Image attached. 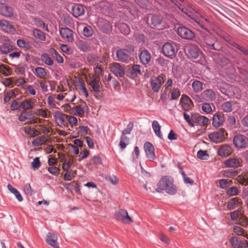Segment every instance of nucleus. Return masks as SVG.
Here are the masks:
<instances>
[{
	"label": "nucleus",
	"mask_w": 248,
	"mask_h": 248,
	"mask_svg": "<svg viewBox=\"0 0 248 248\" xmlns=\"http://www.w3.org/2000/svg\"><path fill=\"white\" fill-rule=\"evenodd\" d=\"M173 179L171 177H163L157 184L159 189L165 190L170 195H174L177 192L176 186L173 184Z\"/></svg>",
	"instance_id": "1"
},
{
	"label": "nucleus",
	"mask_w": 248,
	"mask_h": 248,
	"mask_svg": "<svg viewBox=\"0 0 248 248\" xmlns=\"http://www.w3.org/2000/svg\"><path fill=\"white\" fill-rule=\"evenodd\" d=\"M134 47L132 46H129V51L128 52L126 49H120L116 51L117 60L118 61L123 62H128L130 60L129 53L133 52Z\"/></svg>",
	"instance_id": "2"
},
{
	"label": "nucleus",
	"mask_w": 248,
	"mask_h": 248,
	"mask_svg": "<svg viewBox=\"0 0 248 248\" xmlns=\"http://www.w3.org/2000/svg\"><path fill=\"white\" fill-rule=\"evenodd\" d=\"M164 82V78L161 75L152 77L150 79V85L152 90L154 92H158Z\"/></svg>",
	"instance_id": "3"
},
{
	"label": "nucleus",
	"mask_w": 248,
	"mask_h": 248,
	"mask_svg": "<svg viewBox=\"0 0 248 248\" xmlns=\"http://www.w3.org/2000/svg\"><path fill=\"white\" fill-rule=\"evenodd\" d=\"M115 217L117 220L126 224H130L132 222V219L128 216L127 211L124 209H121L117 211L115 214Z\"/></svg>",
	"instance_id": "4"
},
{
	"label": "nucleus",
	"mask_w": 248,
	"mask_h": 248,
	"mask_svg": "<svg viewBox=\"0 0 248 248\" xmlns=\"http://www.w3.org/2000/svg\"><path fill=\"white\" fill-rule=\"evenodd\" d=\"M186 53L188 58L196 59L199 56L200 49L198 47L195 45H189L186 48Z\"/></svg>",
	"instance_id": "5"
},
{
	"label": "nucleus",
	"mask_w": 248,
	"mask_h": 248,
	"mask_svg": "<svg viewBox=\"0 0 248 248\" xmlns=\"http://www.w3.org/2000/svg\"><path fill=\"white\" fill-rule=\"evenodd\" d=\"M225 130L223 128L219 129L217 131L209 134L208 137L210 140L216 143L220 142L223 141Z\"/></svg>",
	"instance_id": "6"
},
{
	"label": "nucleus",
	"mask_w": 248,
	"mask_h": 248,
	"mask_svg": "<svg viewBox=\"0 0 248 248\" xmlns=\"http://www.w3.org/2000/svg\"><path fill=\"white\" fill-rule=\"evenodd\" d=\"M179 36L185 39L190 40L194 37V33L189 29L185 27H179L177 29Z\"/></svg>",
	"instance_id": "7"
},
{
	"label": "nucleus",
	"mask_w": 248,
	"mask_h": 248,
	"mask_svg": "<svg viewBox=\"0 0 248 248\" xmlns=\"http://www.w3.org/2000/svg\"><path fill=\"white\" fill-rule=\"evenodd\" d=\"M110 71L117 77H123L125 74L124 70L121 64L114 62L109 65Z\"/></svg>",
	"instance_id": "8"
},
{
	"label": "nucleus",
	"mask_w": 248,
	"mask_h": 248,
	"mask_svg": "<svg viewBox=\"0 0 248 248\" xmlns=\"http://www.w3.org/2000/svg\"><path fill=\"white\" fill-rule=\"evenodd\" d=\"M144 149L146 153L147 158L151 161L155 159V148L153 144L149 142H146L144 145Z\"/></svg>",
	"instance_id": "9"
},
{
	"label": "nucleus",
	"mask_w": 248,
	"mask_h": 248,
	"mask_svg": "<svg viewBox=\"0 0 248 248\" xmlns=\"http://www.w3.org/2000/svg\"><path fill=\"white\" fill-rule=\"evenodd\" d=\"M225 121L224 115L222 113H217L213 115L212 118V125L217 128L222 126Z\"/></svg>",
	"instance_id": "10"
},
{
	"label": "nucleus",
	"mask_w": 248,
	"mask_h": 248,
	"mask_svg": "<svg viewBox=\"0 0 248 248\" xmlns=\"http://www.w3.org/2000/svg\"><path fill=\"white\" fill-rule=\"evenodd\" d=\"M233 143L234 145L238 148H246V137L243 135H237L233 138Z\"/></svg>",
	"instance_id": "11"
},
{
	"label": "nucleus",
	"mask_w": 248,
	"mask_h": 248,
	"mask_svg": "<svg viewBox=\"0 0 248 248\" xmlns=\"http://www.w3.org/2000/svg\"><path fill=\"white\" fill-rule=\"evenodd\" d=\"M60 33L62 38L69 42L74 41L73 31L68 28H61L60 29Z\"/></svg>",
	"instance_id": "12"
},
{
	"label": "nucleus",
	"mask_w": 248,
	"mask_h": 248,
	"mask_svg": "<svg viewBox=\"0 0 248 248\" xmlns=\"http://www.w3.org/2000/svg\"><path fill=\"white\" fill-rule=\"evenodd\" d=\"M0 27L3 31L7 33H13L16 31L13 25L6 20H0Z\"/></svg>",
	"instance_id": "13"
},
{
	"label": "nucleus",
	"mask_w": 248,
	"mask_h": 248,
	"mask_svg": "<svg viewBox=\"0 0 248 248\" xmlns=\"http://www.w3.org/2000/svg\"><path fill=\"white\" fill-rule=\"evenodd\" d=\"M162 51L164 55L169 58H170L175 54L174 46L170 43H167L163 45Z\"/></svg>",
	"instance_id": "14"
},
{
	"label": "nucleus",
	"mask_w": 248,
	"mask_h": 248,
	"mask_svg": "<svg viewBox=\"0 0 248 248\" xmlns=\"http://www.w3.org/2000/svg\"><path fill=\"white\" fill-rule=\"evenodd\" d=\"M232 152L231 146L227 144L221 145L218 149L217 154L221 157H227L230 155Z\"/></svg>",
	"instance_id": "15"
},
{
	"label": "nucleus",
	"mask_w": 248,
	"mask_h": 248,
	"mask_svg": "<svg viewBox=\"0 0 248 248\" xmlns=\"http://www.w3.org/2000/svg\"><path fill=\"white\" fill-rule=\"evenodd\" d=\"M143 68L142 66L138 64H133L129 70V77L132 78H137L138 75L142 74V71Z\"/></svg>",
	"instance_id": "16"
},
{
	"label": "nucleus",
	"mask_w": 248,
	"mask_h": 248,
	"mask_svg": "<svg viewBox=\"0 0 248 248\" xmlns=\"http://www.w3.org/2000/svg\"><path fill=\"white\" fill-rule=\"evenodd\" d=\"M139 58L141 63L146 65L150 62L151 56L150 52L147 50L144 49L140 51L139 55Z\"/></svg>",
	"instance_id": "17"
},
{
	"label": "nucleus",
	"mask_w": 248,
	"mask_h": 248,
	"mask_svg": "<svg viewBox=\"0 0 248 248\" xmlns=\"http://www.w3.org/2000/svg\"><path fill=\"white\" fill-rule=\"evenodd\" d=\"M194 124L196 123L202 126H206L209 123V120L205 116L202 115H193Z\"/></svg>",
	"instance_id": "18"
},
{
	"label": "nucleus",
	"mask_w": 248,
	"mask_h": 248,
	"mask_svg": "<svg viewBox=\"0 0 248 248\" xmlns=\"http://www.w3.org/2000/svg\"><path fill=\"white\" fill-rule=\"evenodd\" d=\"M87 83L91 86L94 92L98 93L100 91L99 80L96 77L93 76L90 77L89 79L87 80Z\"/></svg>",
	"instance_id": "19"
},
{
	"label": "nucleus",
	"mask_w": 248,
	"mask_h": 248,
	"mask_svg": "<svg viewBox=\"0 0 248 248\" xmlns=\"http://www.w3.org/2000/svg\"><path fill=\"white\" fill-rule=\"evenodd\" d=\"M57 236L50 232H48L46 236L47 243L54 248H59V245L57 242Z\"/></svg>",
	"instance_id": "20"
},
{
	"label": "nucleus",
	"mask_w": 248,
	"mask_h": 248,
	"mask_svg": "<svg viewBox=\"0 0 248 248\" xmlns=\"http://www.w3.org/2000/svg\"><path fill=\"white\" fill-rule=\"evenodd\" d=\"M192 101L190 98L186 95H182L181 99V104L182 108L185 111H189L190 110V105L192 104Z\"/></svg>",
	"instance_id": "21"
},
{
	"label": "nucleus",
	"mask_w": 248,
	"mask_h": 248,
	"mask_svg": "<svg viewBox=\"0 0 248 248\" xmlns=\"http://www.w3.org/2000/svg\"><path fill=\"white\" fill-rule=\"evenodd\" d=\"M242 159L237 158H231L224 162V165L227 167L235 168L240 166Z\"/></svg>",
	"instance_id": "22"
},
{
	"label": "nucleus",
	"mask_w": 248,
	"mask_h": 248,
	"mask_svg": "<svg viewBox=\"0 0 248 248\" xmlns=\"http://www.w3.org/2000/svg\"><path fill=\"white\" fill-rule=\"evenodd\" d=\"M14 9L12 7L8 6H0V14L7 17H11L14 16Z\"/></svg>",
	"instance_id": "23"
},
{
	"label": "nucleus",
	"mask_w": 248,
	"mask_h": 248,
	"mask_svg": "<svg viewBox=\"0 0 248 248\" xmlns=\"http://www.w3.org/2000/svg\"><path fill=\"white\" fill-rule=\"evenodd\" d=\"M72 10L73 15L76 17L82 16L85 13L83 6L78 4L73 5Z\"/></svg>",
	"instance_id": "24"
},
{
	"label": "nucleus",
	"mask_w": 248,
	"mask_h": 248,
	"mask_svg": "<svg viewBox=\"0 0 248 248\" xmlns=\"http://www.w3.org/2000/svg\"><path fill=\"white\" fill-rule=\"evenodd\" d=\"M12 46L9 39H5L2 45L0 46V51L2 54H7L12 50Z\"/></svg>",
	"instance_id": "25"
},
{
	"label": "nucleus",
	"mask_w": 248,
	"mask_h": 248,
	"mask_svg": "<svg viewBox=\"0 0 248 248\" xmlns=\"http://www.w3.org/2000/svg\"><path fill=\"white\" fill-rule=\"evenodd\" d=\"M202 98L205 101L213 100L215 98V93L212 90H206L202 93Z\"/></svg>",
	"instance_id": "26"
},
{
	"label": "nucleus",
	"mask_w": 248,
	"mask_h": 248,
	"mask_svg": "<svg viewBox=\"0 0 248 248\" xmlns=\"http://www.w3.org/2000/svg\"><path fill=\"white\" fill-rule=\"evenodd\" d=\"M77 47L83 52H86L90 49L89 44L83 40H79L77 43Z\"/></svg>",
	"instance_id": "27"
},
{
	"label": "nucleus",
	"mask_w": 248,
	"mask_h": 248,
	"mask_svg": "<svg viewBox=\"0 0 248 248\" xmlns=\"http://www.w3.org/2000/svg\"><path fill=\"white\" fill-rule=\"evenodd\" d=\"M152 128L155 134L160 139H163V136L161 132V126L157 121L154 120L152 123Z\"/></svg>",
	"instance_id": "28"
},
{
	"label": "nucleus",
	"mask_w": 248,
	"mask_h": 248,
	"mask_svg": "<svg viewBox=\"0 0 248 248\" xmlns=\"http://www.w3.org/2000/svg\"><path fill=\"white\" fill-rule=\"evenodd\" d=\"M33 105L31 100H25L22 101L18 106V109L22 108L24 110V111L27 110H30L32 109Z\"/></svg>",
	"instance_id": "29"
},
{
	"label": "nucleus",
	"mask_w": 248,
	"mask_h": 248,
	"mask_svg": "<svg viewBox=\"0 0 248 248\" xmlns=\"http://www.w3.org/2000/svg\"><path fill=\"white\" fill-rule=\"evenodd\" d=\"M7 188L11 192L15 195L16 198L19 202H21L23 201L22 195L16 188L14 187L11 185L8 184L7 185Z\"/></svg>",
	"instance_id": "30"
},
{
	"label": "nucleus",
	"mask_w": 248,
	"mask_h": 248,
	"mask_svg": "<svg viewBox=\"0 0 248 248\" xmlns=\"http://www.w3.org/2000/svg\"><path fill=\"white\" fill-rule=\"evenodd\" d=\"M34 73L37 77L43 79L45 78L47 75V73L45 69L41 67H37L35 68Z\"/></svg>",
	"instance_id": "31"
},
{
	"label": "nucleus",
	"mask_w": 248,
	"mask_h": 248,
	"mask_svg": "<svg viewBox=\"0 0 248 248\" xmlns=\"http://www.w3.org/2000/svg\"><path fill=\"white\" fill-rule=\"evenodd\" d=\"M49 53L51 54L52 57L55 59L59 63H62L63 62V59L62 56H61L58 52L53 47L49 49Z\"/></svg>",
	"instance_id": "32"
},
{
	"label": "nucleus",
	"mask_w": 248,
	"mask_h": 248,
	"mask_svg": "<svg viewBox=\"0 0 248 248\" xmlns=\"http://www.w3.org/2000/svg\"><path fill=\"white\" fill-rule=\"evenodd\" d=\"M238 198H233L231 199L228 202V204L227 205V208L229 210H232L236 208V207L238 205Z\"/></svg>",
	"instance_id": "33"
},
{
	"label": "nucleus",
	"mask_w": 248,
	"mask_h": 248,
	"mask_svg": "<svg viewBox=\"0 0 248 248\" xmlns=\"http://www.w3.org/2000/svg\"><path fill=\"white\" fill-rule=\"evenodd\" d=\"M192 87L194 92L199 93L203 90V83L199 80H195L192 83Z\"/></svg>",
	"instance_id": "34"
},
{
	"label": "nucleus",
	"mask_w": 248,
	"mask_h": 248,
	"mask_svg": "<svg viewBox=\"0 0 248 248\" xmlns=\"http://www.w3.org/2000/svg\"><path fill=\"white\" fill-rule=\"evenodd\" d=\"M41 60L46 65L51 66L53 64V61L46 53L42 54L41 56Z\"/></svg>",
	"instance_id": "35"
},
{
	"label": "nucleus",
	"mask_w": 248,
	"mask_h": 248,
	"mask_svg": "<svg viewBox=\"0 0 248 248\" xmlns=\"http://www.w3.org/2000/svg\"><path fill=\"white\" fill-rule=\"evenodd\" d=\"M65 115L60 111H56L54 113V117L56 121L60 124H62L64 122Z\"/></svg>",
	"instance_id": "36"
},
{
	"label": "nucleus",
	"mask_w": 248,
	"mask_h": 248,
	"mask_svg": "<svg viewBox=\"0 0 248 248\" xmlns=\"http://www.w3.org/2000/svg\"><path fill=\"white\" fill-rule=\"evenodd\" d=\"M33 34L35 38H38L41 41H45L46 39L45 34L38 29H34L33 31Z\"/></svg>",
	"instance_id": "37"
},
{
	"label": "nucleus",
	"mask_w": 248,
	"mask_h": 248,
	"mask_svg": "<svg viewBox=\"0 0 248 248\" xmlns=\"http://www.w3.org/2000/svg\"><path fill=\"white\" fill-rule=\"evenodd\" d=\"M94 32L93 29L90 26L87 25L83 29V34L85 37H90L93 34Z\"/></svg>",
	"instance_id": "38"
},
{
	"label": "nucleus",
	"mask_w": 248,
	"mask_h": 248,
	"mask_svg": "<svg viewBox=\"0 0 248 248\" xmlns=\"http://www.w3.org/2000/svg\"><path fill=\"white\" fill-rule=\"evenodd\" d=\"M220 108L225 112H231L232 110V105L230 102H225L221 105Z\"/></svg>",
	"instance_id": "39"
},
{
	"label": "nucleus",
	"mask_w": 248,
	"mask_h": 248,
	"mask_svg": "<svg viewBox=\"0 0 248 248\" xmlns=\"http://www.w3.org/2000/svg\"><path fill=\"white\" fill-rule=\"evenodd\" d=\"M160 17L156 15H153L151 17V24L155 27L158 29V26L161 23Z\"/></svg>",
	"instance_id": "40"
},
{
	"label": "nucleus",
	"mask_w": 248,
	"mask_h": 248,
	"mask_svg": "<svg viewBox=\"0 0 248 248\" xmlns=\"http://www.w3.org/2000/svg\"><path fill=\"white\" fill-rule=\"evenodd\" d=\"M118 28L121 33L124 35L128 34L130 31V29L129 26L124 23L120 24Z\"/></svg>",
	"instance_id": "41"
},
{
	"label": "nucleus",
	"mask_w": 248,
	"mask_h": 248,
	"mask_svg": "<svg viewBox=\"0 0 248 248\" xmlns=\"http://www.w3.org/2000/svg\"><path fill=\"white\" fill-rule=\"evenodd\" d=\"M218 184L221 188L225 189L231 185L232 182L231 180L222 179L219 180Z\"/></svg>",
	"instance_id": "42"
},
{
	"label": "nucleus",
	"mask_w": 248,
	"mask_h": 248,
	"mask_svg": "<svg viewBox=\"0 0 248 248\" xmlns=\"http://www.w3.org/2000/svg\"><path fill=\"white\" fill-rule=\"evenodd\" d=\"M34 24L38 27H40L43 29L48 31L47 26L44 23V22L39 18H35L34 19Z\"/></svg>",
	"instance_id": "43"
},
{
	"label": "nucleus",
	"mask_w": 248,
	"mask_h": 248,
	"mask_svg": "<svg viewBox=\"0 0 248 248\" xmlns=\"http://www.w3.org/2000/svg\"><path fill=\"white\" fill-rule=\"evenodd\" d=\"M226 194L229 197L236 196L238 194V189L235 186L229 188L226 191Z\"/></svg>",
	"instance_id": "44"
},
{
	"label": "nucleus",
	"mask_w": 248,
	"mask_h": 248,
	"mask_svg": "<svg viewBox=\"0 0 248 248\" xmlns=\"http://www.w3.org/2000/svg\"><path fill=\"white\" fill-rule=\"evenodd\" d=\"M242 241H239L238 238L235 236L231 237L230 239V243L233 247L239 248L241 247V244Z\"/></svg>",
	"instance_id": "45"
},
{
	"label": "nucleus",
	"mask_w": 248,
	"mask_h": 248,
	"mask_svg": "<svg viewBox=\"0 0 248 248\" xmlns=\"http://www.w3.org/2000/svg\"><path fill=\"white\" fill-rule=\"evenodd\" d=\"M76 171L73 170H68L63 175V179L66 181H71L76 176Z\"/></svg>",
	"instance_id": "46"
},
{
	"label": "nucleus",
	"mask_w": 248,
	"mask_h": 248,
	"mask_svg": "<svg viewBox=\"0 0 248 248\" xmlns=\"http://www.w3.org/2000/svg\"><path fill=\"white\" fill-rule=\"evenodd\" d=\"M46 140V138L44 136L38 137L32 141V144L35 146H38L45 143Z\"/></svg>",
	"instance_id": "47"
},
{
	"label": "nucleus",
	"mask_w": 248,
	"mask_h": 248,
	"mask_svg": "<svg viewBox=\"0 0 248 248\" xmlns=\"http://www.w3.org/2000/svg\"><path fill=\"white\" fill-rule=\"evenodd\" d=\"M183 115L184 119L188 123V125L191 127H194L193 115L190 117L189 114L186 112L183 113Z\"/></svg>",
	"instance_id": "48"
},
{
	"label": "nucleus",
	"mask_w": 248,
	"mask_h": 248,
	"mask_svg": "<svg viewBox=\"0 0 248 248\" xmlns=\"http://www.w3.org/2000/svg\"><path fill=\"white\" fill-rule=\"evenodd\" d=\"M197 157L201 160H206L209 157L207 151L199 150L197 152Z\"/></svg>",
	"instance_id": "49"
},
{
	"label": "nucleus",
	"mask_w": 248,
	"mask_h": 248,
	"mask_svg": "<svg viewBox=\"0 0 248 248\" xmlns=\"http://www.w3.org/2000/svg\"><path fill=\"white\" fill-rule=\"evenodd\" d=\"M223 175L225 177L232 178L237 175L236 171L232 170H227L223 171Z\"/></svg>",
	"instance_id": "50"
},
{
	"label": "nucleus",
	"mask_w": 248,
	"mask_h": 248,
	"mask_svg": "<svg viewBox=\"0 0 248 248\" xmlns=\"http://www.w3.org/2000/svg\"><path fill=\"white\" fill-rule=\"evenodd\" d=\"M197 24L202 29L207 30L206 27L210 24L209 20L207 18H203V21H196Z\"/></svg>",
	"instance_id": "51"
},
{
	"label": "nucleus",
	"mask_w": 248,
	"mask_h": 248,
	"mask_svg": "<svg viewBox=\"0 0 248 248\" xmlns=\"http://www.w3.org/2000/svg\"><path fill=\"white\" fill-rule=\"evenodd\" d=\"M87 61L91 65L95 64L98 62V59L93 54H88L87 57Z\"/></svg>",
	"instance_id": "52"
},
{
	"label": "nucleus",
	"mask_w": 248,
	"mask_h": 248,
	"mask_svg": "<svg viewBox=\"0 0 248 248\" xmlns=\"http://www.w3.org/2000/svg\"><path fill=\"white\" fill-rule=\"evenodd\" d=\"M17 46L21 48L26 49H29L30 48L29 43L23 39H18L17 41Z\"/></svg>",
	"instance_id": "53"
},
{
	"label": "nucleus",
	"mask_w": 248,
	"mask_h": 248,
	"mask_svg": "<svg viewBox=\"0 0 248 248\" xmlns=\"http://www.w3.org/2000/svg\"><path fill=\"white\" fill-rule=\"evenodd\" d=\"M134 37L138 43H143L145 41V36L142 34L136 32L134 34Z\"/></svg>",
	"instance_id": "54"
},
{
	"label": "nucleus",
	"mask_w": 248,
	"mask_h": 248,
	"mask_svg": "<svg viewBox=\"0 0 248 248\" xmlns=\"http://www.w3.org/2000/svg\"><path fill=\"white\" fill-rule=\"evenodd\" d=\"M238 224L242 227H246L248 225V218L245 216H242L239 217Z\"/></svg>",
	"instance_id": "55"
},
{
	"label": "nucleus",
	"mask_w": 248,
	"mask_h": 248,
	"mask_svg": "<svg viewBox=\"0 0 248 248\" xmlns=\"http://www.w3.org/2000/svg\"><path fill=\"white\" fill-rule=\"evenodd\" d=\"M73 112L76 115H81L84 113V109L80 106H77L74 107Z\"/></svg>",
	"instance_id": "56"
},
{
	"label": "nucleus",
	"mask_w": 248,
	"mask_h": 248,
	"mask_svg": "<svg viewBox=\"0 0 248 248\" xmlns=\"http://www.w3.org/2000/svg\"><path fill=\"white\" fill-rule=\"evenodd\" d=\"M233 232L239 236H243L244 235V230L238 226H235L233 228Z\"/></svg>",
	"instance_id": "57"
},
{
	"label": "nucleus",
	"mask_w": 248,
	"mask_h": 248,
	"mask_svg": "<svg viewBox=\"0 0 248 248\" xmlns=\"http://www.w3.org/2000/svg\"><path fill=\"white\" fill-rule=\"evenodd\" d=\"M202 111L206 114L210 113L212 110V107L210 104L207 103H203L202 105Z\"/></svg>",
	"instance_id": "58"
},
{
	"label": "nucleus",
	"mask_w": 248,
	"mask_h": 248,
	"mask_svg": "<svg viewBox=\"0 0 248 248\" xmlns=\"http://www.w3.org/2000/svg\"><path fill=\"white\" fill-rule=\"evenodd\" d=\"M180 95V91L179 89H174L171 93V98L173 100H177Z\"/></svg>",
	"instance_id": "59"
},
{
	"label": "nucleus",
	"mask_w": 248,
	"mask_h": 248,
	"mask_svg": "<svg viewBox=\"0 0 248 248\" xmlns=\"http://www.w3.org/2000/svg\"><path fill=\"white\" fill-rule=\"evenodd\" d=\"M181 175L183 176L184 181L185 184H189L191 185L194 184V180L187 177V176L185 174V171L183 170H181Z\"/></svg>",
	"instance_id": "60"
},
{
	"label": "nucleus",
	"mask_w": 248,
	"mask_h": 248,
	"mask_svg": "<svg viewBox=\"0 0 248 248\" xmlns=\"http://www.w3.org/2000/svg\"><path fill=\"white\" fill-rule=\"evenodd\" d=\"M26 92L31 95H35L36 94V91L31 85H27L25 88Z\"/></svg>",
	"instance_id": "61"
},
{
	"label": "nucleus",
	"mask_w": 248,
	"mask_h": 248,
	"mask_svg": "<svg viewBox=\"0 0 248 248\" xmlns=\"http://www.w3.org/2000/svg\"><path fill=\"white\" fill-rule=\"evenodd\" d=\"M16 95L15 92L12 91L10 93H7L4 96L3 100L5 103L9 102L12 97Z\"/></svg>",
	"instance_id": "62"
},
{
	"label": "nucleus",
	"mask_w": 248,
	"mask_h": 248,
	"mask_svg": "<svg viewBox=\"0 0 248 248\" xmlns=\"http://www.w3.org/2000/svg\"><path fill=\"white\" fill-rule=\"evenodd\" d=\"M79 89L80 91H82L84 95L86 97H88L89 96V93L88 90L85 86V84L81 82L79 86Z\"/></svg>",
	"instance_id": "63"
},
{
	"label": "nucleus",
	"mask_w": 248,
	"mask_h": 248,
	"mask_svg": "<svg viewBox=\"0 0 248 248\" xmlns=\"http://www.w3.org/2000/svg\"><path fill=\"white\" fill-rule=\"evenodd\" d=\"M0 71L5 76H8L10 75V70L3 64L0 65Z\"/></svg>",
	"instance_id": "64"
}]
</instances>
